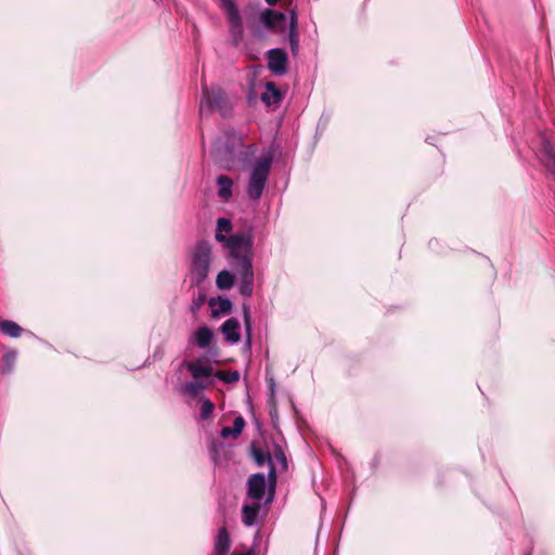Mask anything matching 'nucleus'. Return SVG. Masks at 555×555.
<instances>
[{
    "instance_id": "obj_13",
    "label": "nucleus",
    "mask_w": 555,
    "mask_h": 555,
    "mask_svg": "<svg viewBox=\"0 0 555 555\" xmlns=\"http://www.w3.org/2000/svg\"><path fill=\"white\" fill-rule=\"evenodd\" d=\"M266 90L261 94V101L269 107L271 105H276L282 101V93L280 89L275 86L274 82L268 81L266 82Z\"/></svg>"
},
{
    "instance_id": "obj_11",
    "label": "nucleus",
    "mask_w": 555,
    "mask_h": 555,
    "mask_svg": "<svg viewBox=\"0 0 555 555\" xmlns=\"http://www.w3.org/2000/svg\"><path fill=\"white\" fill-rule=\"evenodd\" d=\"M208 305L211 308L212 318H218L222 314H227L232 309L231 300L220 296L210 298Z\"/></svg>"
},
{
    "instance_id": "obj_15",
    "label": "nucleus",
    "mask_w": 555,
    "mask_h": 555,
    "mask_svg": "<svg viewBox=\"0 0 555 555\" xmlns=\"http://www.w3.org/2000/svg\"><path fill=\"white\" fill-rule=\"evenodd\" d=\"M207 387V384L203 380H191L182 384L179 387V392L183 396H186L189 398H197L199 393L205 390Z\"/></svg>"
},
{
    "instance_id": "obj_29",
    "label": "nucleus",
    "mask_w": 555,
    "mask_h": 555,
    "mask_svg": "<svg viewBox=\"0 0 555 555\" xmlns=\"http://www.w3.org/2000/svg\"><path fill=\"white\" fill-rule=\"evenodd\" d=\"M233 555H254V552L251 550L243 553H234Z\"/></svg>"
},
{
    "instance_id": "obj_3",
    "label": "nucleus",
    "mask_w": 555,
    "mask_h": 555,
    "mask_svg": "<svg viewBox=\"0 0 555 555\" xmlns=\"http://www.w3.org/2000/svg\"><path fill=\"white\" fill-rule=\"evenodd\" d=\"M211 247L207 242L196 244L192 264L191 280L192 283L199 286L207 278L210 268Z\"/></svg>"
},
{
    "instance_id": "obj_9",
    "label": "nucleus",
    "mask_w": 555,
    "mask_h": 555,
    "mask_svg": "<svg viewBox=\"0 0 555 555\" xmlns=\"http://www.w3.org/2000/svg\"><path fill=\"white\" fill-rule=\"evenodd\" d=\"M221 333L224 335L225 340L231 344H237L241 340L240 322L234 318L228 319L221 325Z\"/></svg>"
},
{
    "instance_id": "obj_22",
    "label": "nucleus",
    "mask_w": 555,
    "mask_h": 555,
    "mask_svg": "<svg viewBox=\"0 0 555 555\" xmlns=\"http://www.w3.org/2000/svg\"><path fill=\"white\" fill-rule=\"evenodd\" d=\"M284 20H285V14H283L281 12L266 10L262 14V21H263L264 25L268 27H274L280 22H282Z\"/></svg>"
},
{
    "instance_id": "obj_19",
    "label": "nucleus",
    "mask_w": 555,
    "mask_h": 555,
    "mask_svg": "<svg viewBox=\"0 0 555 555\" xmlns=\"http://www.w3.org/2000/svg\"><path fill=\"white\" fill-rule=\"evenodd\" d=\"M244 426H245L244 418L242 416H237L234 418L232 427H223L221 429V436L223 438H229V437L237 438L242 434Z\"/></svg>"
},
{
    "instance_id": "obj_5",
    "label": "nucleus",
    "mask_w": 555,
    "mask_h": 555,
    "mask_svg": "<svg viewBox=\"0 0 555 555\" xmlns=\"http://www.w3.org/2000/svg\"><path fill=\"white\" fill-rule=\"evenodd\" d=\"M221 3L230 24L231 35L237 44L243 37V23L238 9L234 0H221Z\"/></svg>"
},
{
    "instance_id": "obj_30",
    "label": "nucleus",
    "mask_w": 555,
    "mask_h": 555,
    "mask_svg": "<svg viewBox=\"0 0 555 555\" xmlns=\"http://www.w3.org/2000/svg\"><path fill=\"white\" fill-rule=\"evenodd\" d=\"M269 5H275L278 0H266Z\"/></svg>"
},
{
    "instance_id": "obj_23",
    "label": "nucleus",
    "mask_w": 555,
    "mask_h": 555,
    "mask_svg": "<svg viewBox=\"0 0 555 555\" xmlns=\"http://www.w3.org/2000/svg\"><path fill=\"white\" fill-rule=\"evenodd\" d=\"M217 287L220 289H229L234 284L233 274L228 270H222L218 273L216 279Z\"/></svg>"
},
{
    "instance_id": "obj_25",
    "label": "nucleus",
    "mask_w": 555,
    "mask_h": 555,
    "mask_svg": "<svg viewBox=\"0 0 555 555\" xmlns=\"http://www.w3.org/2000/svg\"><path fill=\"white\" fill-rule=\"evenodd\" d=\"M201 418L203 421L209 420L215 411L214 402L208 398L201 399Z\"/></svg>"
},
{
    "instance_id": "obj_2",
    "label": "nucleus",
    "mask_w": 555,
    "mask_h": 555,
    "mask_svg": "<svg viewBox=\"0 0 555 555\" xmlns=\"http://www.w3.org/2000/svg\"><path fill=\"white\" fill-rule=\"evenodd\" d=\"M273 163L271 152L262 154L251 166L249 179L246 186L247 196L253 201H258L268 182L269 173Z\"/></svg>"
},
{
    "instance_id": "obj_7",
    "label": "nucleus",
    "mask_w": 555,
    "mask_h": 555,
    "mask_svg": "<svg viewBox=\"0 0 555 555\" xmlns=\"http://www.w3.org/2000/svg\"><path fill=\"white\" fill-rule=\"evenodd\" d=\"M266 477L261 473L254 474L248 479L247 494L250 499L260 502L264 495Z\"/></svg>"
},
{
    "instance_id": "obj_6",
    "label": "nucleus",
    "mask_w": 555,
    "mask_h": 555,
    "mask_svg": "<svg viewBox=\"0 0 555 555\" xmlns=\"http://www.w3.org/2000/svg\"><path fill=\"white\" fill-rule=\"evenodd\" d=\"M268 68L278 76H284L287 72V54L281 48H274L268 51Z\"/></svg>"
},
{
    "instance_id": "obj_21",
    "label": "nucleus",
    "mask_w": 555,
    "mask_h": 555,
    "mask_svg": "<svg viewBox=\"0 0 555 555\" xmlns=\"http://www.w3.org/2000/svg\"><path fill=\"white\" fill-rule=\"evenodd\" d=\"M253 453H254V459H255V461H256L258 466H262L266 463L270 464L269 478H272L273 480H275V468L272 465V461H271L270 454H267V453H264V452H262L261 450H258V449H255L253 451Z\"/></svg>"
},
{
    "instance_id": "obj_12",
    "label": "nucleus",
    "mask_w": 555,
    "mask_h": 555,
    "mask_svg": "<svg viewBox=\"0 0 555 555\" xmlns=\"http://www.w3.org/2000/svg\"><path fill=\"white\" fill-rule=\"evenodd\" d=\"M231 541L224 527L218 530L214 544V555H228Z\"/></svg>"
},
{
    "instance_id": "obj_1",
    "label": "nucleus",
    "mask_w": 555,
    "mask_h": 555,
    "mask_svg": "<svg viewBox=\"0 0 555 555\" xmlns=\"http://www.w3.org/2000/svg\"><path fill=\"white\" fill-rule=\"evenodd\" d=\"M232 230V222L228 218L217 220L215 238L222 243L230 251L233 259L232 266L240 279L238 292L244 297H251L254 293L255 273L253 268L254 237L250 231L235 233L227 236Z\"/></svg>"
},
{
    "instance_id": "obj_16",
    "label": "nucleus",
    "mask_w": 555,
    "mask_h": 555,
    "mask_svg": "<svg viewBox=\"0 0 555 555\" xmlns=\"http://www.w3.org/2000/svg\"><path fill=\"white\" fill-rule=\"evenodd\" d=\"M217 194L223 201L228 202L232 196L233 181L230 177L221 175L217 178Z\"/></svg>"
},
{
    "instance_id": "obj_8",
    "label": "nucleus",
    "mask_w": 555,
    "mask_h": 555,
    "mask_svg": "<svg viewBox=\"0 0 555 555\" xmlns=\"http://www.w3.org/2000/svg\"><path fill=\"white\" fill-rule=\"evenodd\" d=\"M538 157L546 170L555 176V147L545 138L542 139V149Z\"/></svg>"
},
{
    "instance_id": "obj_20",
    "label": "nucleus",
    "mask_w": 555,
    "mask_h": 555,
    "mask_svg": "<svg viewBox=\"0 0 555 555\" xmlns=\"http://www.w3.org/2000/svg\"><path fill=\"white\" fill-rule=\"evenodd\" d=\"M0 331L13 338L20 337L23 330L22 327L15 323L14 321L4 320L0 322Z\"/></svg>"
},
{
    "instance_id": "obj_18",
    "label": "nucleus",
    "mask_w": 555,
    "mask_h": 555,
    "mask_svg": "<svg viewBox=\"0 0 555 555\" xmlns=\"http://www.w3.org/2000/svg\"><path fill=\"white\" fill-rule=\"evenodd\" d=\"M288 40L291 44V50L293 54H297L299 49V36L297 31V15L295 11H292L291 13V24H289V34H288Z\"/></svg>"
},
{
    "instance_id": "obj_31",
    "label": "nucleus",
    "mask_w": 555,
    "mask_h": 555,
    "mask_svg": "<svg viewBox=\"0 0 555 555\" xmlns=\"http://www.w3.org/2000/svg\"><path fill=\"white\" fill-rule=\"evenodd\" d=\"M215 150H216V152H217L218 154H219V153H221V150H220V146H219V143H218V142H216Z\"/></svg>"
},
{
    "instance_id": "obj_10",
    "label": "nucleus",
    "mask_w": 555,
    "mask_h": 555,
    "mask_svg": "<svg viewBox=\"0 0 555 555\" xmlns=\"http://www.w3.org/2000/svg\"><path fill=\"white\" fill-rule=\"evenodd\" d=\"M186 369L190 372L191 376L195 380H201V378H208L212 375L214 369L210 364H205L201 361H193L186 364Z\"/></svg>"
},
{
    "instance_id": "obj_14",
    "label": "nucleus",
    "mask_w": 555,
    "mask_h": 555,
    "mask_svg": "<svg viewBox=\"0 0 555 555\" xmlns=\"http://www.w3.org/2000/svg\"><path fill=\"white\" fill-rule=\"evenodd\" d=\"M214 339L212 331L206 326H199L193 333V344L196 345L201 349L207 348Z\"/></svg>"
},
{
    "instance_id": "obj_27",
    "label": "nucleus",
    "mask_w": 555,
    "mask_h": 555,
    "mask_svg": "<svg viewBox=\"0 0 555 555\" xmlns=\"http://www.w3.org/2000/svg\"><path fill=\"white\" fill-rule=\"evenodd\" d=\"M217 376L220 380H223L225 383H236L240 379V373L237 371H232L228 373L219 371L217 373Z\"/></svg>"
},
{
    "instance_id": "obj_4",
    "label": "nucleus",
    "mask_w": 555,
    "mask_h": 555,
    "mask_svg": "<svg viewBox=\"0 0 555 555\" xmlns=\"http://www.w3.org/2000/svg\"><path fill=\"white\" fill-rule=\"evenodd\" d=\"M230 105L225 92L219 87H203V95L199 104L201 116L208 115L212 111L225 116L230 112Z\"/></svg>"
},
{
    "instance_id": "obj_28",
    "label": "nucleus",
    "mask_w": 555,
    "mask_h": 555,
    "mask_svg": "<svg viewBox=\"0 0 555 555\" xmlns=\"http://www.w3.org/2000/svg\"><path fill=\"white\" fill-rule=\"evenodd\" d=\"M206 296L205 294L201 293L192 300L190 310L193 314L197 313V311L201 309V307L205 304Z\"/></svg>"
},
{
    "instance_id": "obj_17",
    "label": "nucleus",
    "mask_w": 555,
    "mask_h": 555,
    "mask_svg": "<svg viewBox=\"0 0 555 555\" xmlns=\"http://www.w3.org/2000/svg\"><path fill=\"white\" fill-rule=\"evenodd\" d=\"M260 511L259 502L253 505H244L242 509V521L246 527L256 525Z\"/></svg>"
},
{
    "instance_id": "obj_24",
    "label": "nucleus",
    "mask_w": 555,
    "mask_h": 555,
    "mask_svg": "<svg viewBox=\"0 0 555 555\" xmlns=\"http://www.w3.org/2000/svg\"><path fill=\"white\" fill-rule=\"evenodd\" d=\"M16 356V351L14 350H9L3 354L2 365L0 369L3 374H8L12 371Z\"/></svg>"
},
{
    "instance_id": "obj_26",
    "label": "nucleus",
    "mask_w": 555,
    "mask_h": 555,
    "mask_svg": "<svg viewBox=\"0 0 555 555\" xmlns=\"http://www.w3.org/2000/svg\"><path fill=\"white\" fill-rule=\"evenodd\" d=\"M243 317H244V325L245 331L247 334V341L250 343V336H251V318H250V309L249 306L244 304L243 307Z\"/></svg>"
}]
</instances>
